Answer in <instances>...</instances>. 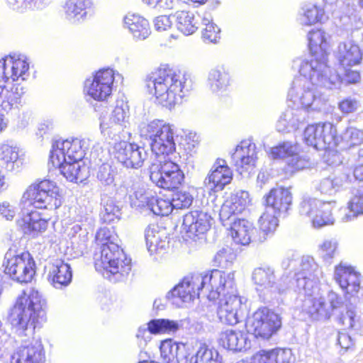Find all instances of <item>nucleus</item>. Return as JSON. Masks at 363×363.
<instances>
[{
    "mask_svg": "<svg viewBox=\"0 0 363 363\" xmlns=\"http://www.w3.org/2000/svg\"><path fill=\"white\" fill-rule=\"evenodd\" d=\"M20 92H0V107L5 111H10L14 106L21 103Z\"/></svg>",
    "mask_w": 363,
    "mask_h": 363,
    "instance_id": "0e129e2a",
    "label": "nucleus"
},
{
    "mask_svg": "<svg viewBox=\"0 0 363 363\" xmlns=\"http://www.w3.org/2000/svg\"><path fill=\"white\" fill-rule=\"evenodd\" d=\"M91 6L90 0H66L62 6L65 18L72 23H79L86 18Z\"/></svg>",
    "mask_w": 363,
    "mask_h": 363,
    "instance_id": "72a5a7b5",
    "label": "nucleus"
},
{
    "mask_svg": "<svg viewBox=\"0 0 363 363\" xmlns=\"http://www.w3.org/2000/svg\"><path fill=\"white\" fill-rule=\"evenodd\" d=\"M343 211L344 214L341 218L343 222L352 221L363 215V186L355 190Z\"/></svg>",
    "mask_w": 363,
    "mask_h": 363,
    "instance_id": "a19ab883",
    "label": "nucleus"
},
{
    "mask_svg": "<svg viewBox=\"0 0 363 363\" xmlns=\"http://www.w3.org/2000/svg\"><path fill=\"white\" fill-rule=\"evenodd\" d=\"M308 117L306 110L302 108H288L280 116L277 123V130L280 133H289L298 129Z\"/></svg>",
    "mask_w": 363,
    "mask_h": 363,
    "instance_id": "c756f323",
    "label": "nucleus"
},
{
    "mask_svg": "<svg viewBox=\"0 0 363 363\" xmlns=\"http://www.w3.org/2000/svg\"><path fill=\"white\" fill-rule=\"evenodd\" d=\"M96 240L101 245L100 254L95 255L96 269L111 281H123L131 270V259L111 240L107 228H101L96 233Z\"/></svg>",
    "mask_w": 363,
    "mask_h": 363,
    "instance_id": "20e7f679",
    "label": "nucleus"
},
{
    "mask_svg": "<svg viewBox=\"0 0 363 363\" xmlns=\"http://www.w3.org/2000/svg\"><path fill=\"white\" fill-rule=\"evenodd\" d=\"M211 216L200 211H191L184 216L182 230L189 238L203 235L211 227Z\"/></svg>",
    "mask_w": 363,
    "mask_h": 363,
    "instance_id": "5701e85b",
    "label": "nucleus"
},
{
    "mask_svg": "<svg viewBox=\"0 0 363 363\" xmlns=\"http://www.w3.org/2000/svg\"><path fill=\"white\" fill-rule=\"evenodd\" d=\"M156 101L162 106L172 109L176 105L182 103L183 99L187 96L181 94L182 92H155Z\"/></svg>",
    "mask_w": 363,
    "mask_h": 363,
    "instance_id": "864d4df0",
    "label": "nucleus"
},
{
    "mask_svg": "<svg viewBox=\"0 0 363 363\" xmlns=\"http://www.w3.org/2000/svg\"><path fill=\"white\" fill-rule=\"evenodd\" d=\"M128 194L132 207L149 210V204H151L154 196L150 192H147L140 182H135L128 187Z\"/></svg>",
    "mask_w": 363,
    "mask_h": 363,
    "instance_id": "ea45409f",
    "label": "nucleus"
},
{
    "mask_svg": "<svg viewBox=\"0 0 363 363\" xmlns=\"http://www.w3.org/2000/svg\"><path fill=\"white\" fill-rule=\"evenodd\" d=\"M334 279L346 294H354L360 289V274L350 266L340 264L335 267Z\"/></svg>",
    "mask_w": 363,
    "mask_h": 363,
    "instance_id": "bb28decb",
    "label": "nucleus"
},
{
    "mask_svg": "<svg viewBox=\"0 0 363 363\" xmlns=\"http://www.w3.org/2000/svg\"><path fill=\"white\" fill-rule=\"evenodd\" d=\"M251 200L247 191L243 190L235 191L230 199L226 200L220 210L221 220H228L241 213L250 204Z\"/></svg>",
    "mask_w": 363,
    "mask_h": 363,
    "instance_id": "a878e982",
    "label": "nucleus"
},
{
    "mask_svg": "<svg viewBox=\"0 0 363 363\" xmlns=\"http://www.w3.org/2000/svg\"><path fill=\"white\" fill-rule=\"evenodd\" d=\"M123 77L111 68L92 73L84 82V91H116L123 88Z\"/></svg>",
    "mask_w": 363,
    "mask_h": 363,
    "instance_id": "f3484780",
    "label": "nucleus"
},
{
    "mask_svg": "<svg viewBox=\"0 0 363 363\" xmlns=\"http://www.w3.org/2000/svg\"><path fill=\"white\" fill-rule=\"evenodd\" d=\"M173 18L176 21L177 29L186 35L193 34L198 29L195 15L190 11H177Z\"/></svg>",
    "mask_w": 363,
    "mask_h": 363,
    "instance_id": "a18cd8bd",
    "label": "nucleus"
},
{
    "mask_svg": "<svg viewBox=\"0 0 363 363\" xmlns=\"http://www.w3.org/2000/svg\"><path fill=\"white\" fill-rule=\"evenodd\" d=\"M116 174L115 169L111 164L104 163L99 167L96 177L102 185L110 186L114 182Z\"/></svg>",
    "mask_w": 363,
    "mask_h": 363,
    "instance_id": "e2e57ef3",
    "label": "nucleus"
},
{
    "mask_svg": "<svg viewBox=\"0 0 363 363\" xmlns=\"http://www.w3.org/2000/svg\"><path fill=\"white\" fill-rule=\"evenodd\" d=\"M194 363H222V357L215 348L199 342L194 347Z\"/></svg>",
    "mask_w": 363,
    "mask_h": 363,
    "instance_id": "37998d69",
    "label": "nucleus"
},
{
    "mask_svg": "<svg viewBox=\"0 0 363 363\" xmlns=\"http://www.w3.org/2000/svg\"><path fill=\"white\" fill-rule=\"evenodd\" d=\"M230 275L232 277V284L230 287L227 286V279L221 282V286L218 289H212V291H218L217 296L211 298L210 301H213L223 296L218 303L217 310L218 317L220 320L225 324L234 325L240 322V318L242 317V300L238 296L237 289L235 284L234 273L225 272V277Z\"/></svg>",
    "mask_w": 363,
    "mask_h": 363,
    "instance_id": "1a4fd4ad",
    "label": "nucleus"
},
{
    "mask_svg": "<svg viewBox=\"0 0 363 363\" xmlns=\"http://www.w3.org/2000/svg\"><path fill=\"white\" fill-rule=\"evenodd\" d=\"M45 360L43 347L38 340L22 345L10 357V363H43Z\"/></svg>",
    "mask_w": 363,
    "mask_h": 363,
    "instance_id": "b1692460",
    "label": "nucleus"
},
{
    "mask_svg": "<svg viewBox=\"0 0 363 363\" xmlns=\"http://www.w3.org/2000/svg\"><path fill=\"white\" fill-rule=\"evenodd\" d=\"M258 158L256 145L250 139L242 140L231 155L232 162L242 174L253 168Z\"/></svg>",
    "mask_w": 363,
    "mask_h": 363,
    "instance_id": "412c9836",
    "label": "nucleus"
},
{
    "mask_svg": "<svg viewBox=\"0 0 363 363\" xmlns=\"http://www.w3.org/2000/svg\"><path fill=\"white\" fill-rule=\"evenodd\" d=\"M201 26H203L201 30L202 38L206 43H216L220 39V30L218 26L213 22V18L209 13H205L201 19Z\"/></svg>",
    "mask_w": 363,
    "mask_h": 363,
    "instance_id": "09e8293b",
    "label": "nucleus"
},
{
    "mask_svg": "<svg viewBox=\"0 0 363 363\" xmlns=\"http://www.w3.org/2000/svg\"><path fill=\"white\" fill-rule=\"evenodd\" d=\"M236 258V255L230 247H223L216 254L213 261L220 268H229Z\"/></svg>",
    "mask_w": 363,
    "mask_h": 363,
    "instance_id": "680f3d73",
    "label": "nucleus"
},
{
    "mask_svg": "<svg viewBox=\"0 0 363 363\" xmlns=\"http://www.w3.org/2000/svg\"><path fill=\"white\" fill-rule=\"evenodd\" d=\"M351 181L350 170H345L321 179L315 189L321 194L333 196L346 188Z\"/></svg>",
    "mask_w": 363,
    "mask_h": 363,
    "instance_id": "c85d7f7f",
    "label": "nucleus"
},
{
    "mask_svg": "<svg viewBox=\"0 0 363 363\" xmlns=\"http://www.w3.org/2000/svg\"><path fill=\"white\" fill-rule=\"evenodd\" d=\"M220 342L224 348L235 352L242 351L250 347L247 334L241 331L227 330L220 334Z\"/></svg>",
    "mask_w": 363,
    "mask_h": 363,
    "instance_id": "c9c22d12",
    "label": "nucleus"
},
{
    "mask_svg": "<svg viewBox=\"0 0 363 363\" xmlns=\"http://www.w3.org/2000/svg\"><path fill=\"white\" fill-rule=\"evenodd\" d=\"M222 221L226 222L225 225H230L231 236L235 243L247 245L251 242L255 228L250 222L245 219L237 218L236 216H233L230 220Z\"/></svg>",
    "mask_w": 363,
    "mask_h": 363,
    "instance_id": "7c9ffc66",
    "label": "nucleus"
},
{
    "mask_svg": "<svg viewBox=\"0 0 363 363\" xmlns=\"http://www.w3.org/2000/svg\"><path fill=\"white\" fill-rule=\"evenodd\" d=\"M59 188L49 179L31 184L23 194L21 199V218L18 225L25 234H35L45 231L48 220L33 208H57L61 205L58 198Z\"/></svg>",
    "mask_w": 363,
    "mask_h": 363,
    "instance_id": "7ed1b4c3",
    "label": "nucleus"
},
{
    "mask_svg": "<svg viewBox=\"0 0 363 363\" xmlns=\"http://www.w3.org/2000/svg\"><path fill=\"white\" fill-rule=\"evenodd\" d=\"M123 25L136 40H145L151 33L149 22L138 14L128 13L123 18Z\"/></svg>",
    "mask_w": 363,
    "mask_h": 363,
    "instance_id": "2f4dec72",
    "label": "nucleus"
},
{
    "mask_svg": "<svg viewBox=\"0 0 363 363\" xmlns=\"http://www.w3.org/2000/svg\"><path fill=\"white\" fill-rule=\"evenodd\" d=\"M309 49L312 53L310 60H295L293 67H297L300 75L292 83V89L311 91L310 84L316 87L333 89L332 85L338 82L337 75L330 74L328 65L329 48L325 33L321 30H311L308 34Z\"/></svg>",
    "mask_w": 363,
    "mask_h": 363,
    "instance_id": "f03ea898",
    "label": "nucleus"
},
{
    "mask_svg": "<svg viewBox=\"0 0 363 363\" xmlns=\"http://www.w3.org/2000/svg\"><path fill=\"white\" fill-rule=\"evenodd\" d=\"M194 347L179 343L173 363H194Z\"/></svg>",
    "mask_w": 363,
    "mask_h": 363,
    "instance_id": "69168bd1",
    "label": "nucleus"
},
{
    "mask_svg": "<svg viewBox=\"0 0 363 363\" xmlns=\"http://www.w3.org/2000/svg\"><path fill=\"white\" fill-rule=\"evenodd\" d=\"M179 343L172 339L163 340L160 347V356L163 363H173Z\"/></svg>",
    "mask_w": 363,
    "mask_h": 363,
    "instance_id": "4d7b16f0",
    "label": "nucleus"
},
{
    "mask_svg": "<svg viewBox=\"0 0 363 363\" xmlns=\"http://www.w3.org/2000/svg\"><path fill=\"white\" fill-rule=\"evenodd\" d=\"M225 278L227 279V286L230 287L232 277L230 275L225 277V272L219 269H213L205 274L187 276L172 289V294L183 302H189L201 296L211 300L218 294V291H212V289H219Z\"/></svg>",
    "mask_w": 363,
    "mask_h": 363,
    "instance_id": "423d86ee",
    "label": "nucleus"
},
{
    "mask_svg": "<svg viewBox=\"0 0 363 363\" xmlns=\"http://www.w3.org/2000/svg\"><path fill=\"white\" fill-rule=\"evenodd\" d=\"M147 248L150 255L161 253L168 246V240L164 230L157 225H149L145 233Z\"/></svg>",
    "mask_w": 363,
    "mask_h": 363,
    "instance_id": "473e14b6",
    "label": "nucleus"
},
{
    "mask_svg": "<svg viewBox=\"0 0 363 363\" xmlns=\"http://www.w3.org/2000/svg\"><path fill=\"white\" fill-rule=\"evenodd\" d=\"M335 206V201H323L316 198L304 196L299 203L298 212L301 216L311 220L313 228H320L334 224L333 211Z\"/></svg>",
    "mask_w": 363,
    "mask_h": 363,
    "instance_id": "9d476101",
    "label": "nucleus"
},
{
    "mask_svg": "<svg viewBox=\"0 0 363 363\" xmlns=\"http://www.w3.org/2000/svg\"><path fill=\"white\" fill-rule=\"evenodd\" d=\"M299 98L302 109L320 110L325 104L321 92H296Z\"/></svg>",
    "mask_w": 363,
    "mask_h": 363,
    "instance_id": "3c124183",
    "label": "nucleus"
},
{
    "mask_svg": "<svg viewBox=\"0 0 363 363\" xmlns=\"http://www.w3.org/2000/svg\"><path fill=\"white\" fill-rule=\"evenodd\" d=\"M295 272L289 275L284 274L278 281L274 270L269 267H261L255 268L252 274V280L255 286L260 298L265 301H269L275 298L277 294L285 292L287 289H295L296 274Z\"/></svg>",
    "mask_w": 363,
    "mask_h": 363,
    "instance_id": "0eeeda50",
    "label": "nucleus"
},
{
    "mask_svg": "<svg viewBox=\"0 0 363 363\" xmlns=\"http://www.w3.org/2000/svg\"><path fill=\"white\" fill-rule=\"evenodd\" d=\"M144 83L149 91H183L190 88L191 82L187 72L174 69L165 64L147 74Z\"/></svg>",
    "mask_w": 363,
    "mask_h": 363,
    "instance_id": "6e6552de",
    "label": "nucleus"
},
{
    "mask_svg": "<svg viewBox=\"0 0 363 363\" xmlns=\"http://www.w3.org/2000/svg\"><path fill=\"white\" fill-rule=\"evenodd\" d=\"M149 172L152 183L164 189H177L184 181V174L180 167L169 158L152 162Z\"/></svg>",
    "mask_w": 363,
    "mask_h": 363,
    "instance_id": "9b49d317",
    "label": "nucleus"
},
{
    "mask_svg": "<svg viewBox=\"0 0 363 363\" xmlns=\"http://www.w3.org/2000/svg\"><path fill=\"white\" fill-rule=\"evenodd\" d=\"M89 147V140L72 138L56 141L52 144L50 162L52 165H60L62 161H83L85 151Z\"/></svg>",
    "mask_w": 363,
    "mask_h": 363,
    "instance_id": "2eb2a0df",
    "label": "nucleus"
},
{
    "mask_svg": "<svg viewBox=\"0 0 363 363\" xmlns=\"http://www.w3.org/2000/svg\"><path fill=\"white\" fill-rule=\"evenodd\" d=\"M3 267L11 279L20 283L30 282L35 273V263L28 252L16 255L15 251L9 250L5 254Z\"/></svg>",
    "mask_w": 363,
    "mask_h": 363,
    "instance_id": "ddd939ff",
    "label": "nucleus"
},
{
    "mask_svg": "<svg viewBox=\"0 0 363 363\" xmlns=\"http://www.w3.org/2000/svg\"><path fill=\"white\" fill-rule=\"evenodd\" d=\"M271 351L274 363H291L293 354L290 349L276 348Z\"/></svg>",
    "mask_w": 363,
    "mask_h": 363,
    "instance_id": "774afa93",
    "label": "nucleus"
},
{
    "mask_svg": "<svg viewBox=\"0 0 363 363\" xmlns=\"http://www.w3.org/2000/svg\"><path fill=\"white\" fill-rule=\"evenodd\" d=\"M129 118V106L128 102L123 99L116 101V105L112 112L110 121L115 124L125 126Z\"/></svg>",
    "mask_w": 363,
    "mask_h": 363,
    "instance_id": "5fc2aeb1",
    "label": "nucleus"
},
{
    "mask_svg": "<svg viewBox=\"0 0 363 363\" xmlns=\"http://www.w3.org/2000/svg\"><path fill=\"white\" fill-rule=\"evenodd\" d=\"M173 209L174 208L172 205V200L160 199L155 196L152 199L151 204H149V210L157 216H168Z\"/></svg>",
    "mask_w": 363,
    "mask_h": 363,
    "instance_id": "13d9d810",
    "label": "nucleus"
},
{
    "mask_svg": "<svg viewBox=\"0 0 363 363\" xmlns=\"http://www.w3.org/2000/svg\"><path fill=\"white\" fill-rule=\"evenodd\" d=\"M338 242L335 238L325 239L322 243L319 245V252L323 259L329 264L335 257Z\"/></svg>",
    "mask_w": 363,
    "mask_h": 363,
    "instance_id": "bf43d9fd",
    "label": "nucleus"
},
{
    "mask_svg": "<svg viewBox=\"0 0 363 363\" xmlns=\"http://www.w3.org/2000/svg\"><path fill=\"white\" fill-rule=\"evenodd\" d=\"M277 216H279L267 210L260 216L258 220L261 233L258 238L259 242H264L268 235L273 234L275 231L278 225Z\"/></svg>",
    "mask_w": 363,
    "mask_h": 363,
    "instance_id": "49530a36",
    "label": "nucleus"
},
{
    "mask_svg": "<svg viewBox=\"0 0 363 363\" xmlns=\"http://www.w3.org/2000/svg\"><path fill=\"white\" fill-rule=\"evenodd\" d=\"M335 320L340 325L347 328H354L357 322L354 309L349 307L345 308V313L343 311H340V314L336 316Z\"/></svg>",
    "mask_w": 363,
    "mask_h": 363,
    "instance_id": "338daca9",
    "label": "nucleus"
},
{
    "mask_svg": "<svg viewBox=\"0 0 363 363\" xmlns=\"http://www.w3.org/2000/svg\"><path fill=\"white\" fill-rule=\"evenodd\" d=\"M12 10L23 13L28 10H40L47 6L50 0H5Z\"/></svg>",
    "mask_w": 363,
    "mask_h": 363,
    "instance_id": "8fccbe9b",
    "label": "nucleus"
},
{
    "mask_svg": "<svg viewBox=\"0 0 363 363\" xmlns=\"http://www.w3.org/2000/svg\"><path fill=\"white\" fill-rule=\"evenodd\" d=\"M264 199L266 210L279 216L286 214L292 203L291 191L283 187L272 189Z\"/></svg>",
    "mask_w": 363,
    "mask_h": 363,
    "instance_id": "4be33fe9",
    "label": "nucleus"
},
{
    "mask_svg": "<svg viewBox=\"0 0 363 363\" xmlns=\"http://www.w3.org/2000/svg\"><path fill=\"white\" fill-rule=\"evenodd\" d=\"M29 62L23 54L13 53L0 60V80L12 83L11 89L22 91L28 77Z\"/></svg>",
    "mask_w": 363,
    "mask_h": 363,
    "instance_id": "f8f14e48",
    "label": "nucleus"
},
{
    "mask_svg": "<svg viewBox=\"0 0 363 363\" xmlns=\"http://www.w3.org/2000/svg\"><path fill=\"white\" fill-rule=\"evenodd\" d=\"M303 13L299 17V22L303 26H311L317 22H323L328 18L321 8L315 5H306L302 9Z\"/></svg>",
    "mask_w": 363,
    "mask_h": 363,
    "instance_id": "de8ad7c7",
    "label": "nucleus"
},
{
    "mask_svg": "<svg viewBox=\"0 0 363 363\" xmlns=\"http://www.w3.org/2000/svg\"><path fill=\"white\" fill-rule=\"evenodd\" d=\"M232 178V172L225 161L218 159L213 165L211 173L204 179L203 184L208 190L218 191L229 184Z\"/></svg>",
    "mask_w": 363,
    "mask_h": 363,
    "instance_id": "393cba45",
    "label": "nucleus"
},
{
    "mask_svg": "<svg viewBox=\"0 0 363 363\" xmlns=\"http://www.w3.org/2000/svg\"><path fill=\"white\" fill-rule=\"evenodd\" d=\"M182 326V320L169 319H153L147 326L140 327L136 334L140 347L145 346L152 339V334L175 333Z\"/></svg>",
    "mask_w": 363,
    "mask_h": 363,
    "instance_id": "aec40b11",
    "label": "nucleus"
},
{
    "mask_svg": "<svg viewBox=\"0 0 363 363\" xmlns=\"http://www.w3.org/2000/svg\"><path fill=\"white\" fill-rule=\"evenodd\" d=\"M172 127L169 124L165 123L163 121L154 120L147 124H143L140 129L141 137L150 142L157 140L162 136H167L168 138L169 133Z\"/></svg>",
    "mask_w": 363,
    "mask_h": 363,
    "instance_id": "58836bf2",
    "label": "nucleus"
},
{
    "mask_svg": "<svg viewBox=\"0 0 363 363\" xmlns=\"http://www.w3.org/2000/svg\"><path fill=\"white\" fill-rule=\"evenodd\" d=\"M335 55L340 65L345 68L359 65L362 59V53L359 45L352 40L340 42Z\"/></svg>",
    "mask_w": 363,
    "mask_h": 363,
    "instance_id": "cd10ccee",
    "label": "nucleus"
},
{
    "mask_svg": "<svg viewBox=\"0 0 363 363\" xmlns=\"http://www.w3.org/2000/svg\"><path fill=\"white\" fill-rule=\"evenodd\" d=\"M67 235L72 245L82 249L88 240V232L82 228L79 224L73 225L69 230Z\"/></svg>",
    "mask_w": 363,
    "mask_h": 363,
    "instance_id": "6e6d98bb",
    "label": "nucleus"
},
{
    "mask_svg": "<svg viewBox=\"0 0 363 363\" xmlns=\"http://www.w3.org/2000/svg\"><path fill=\"white\" fill-rule=\"evenodd\" d=\"M59 168L61 174L69 182H77L86 179L89 175L88 167L84 161H62L60 165H52Z\"/></svg>",
    "mask_w": 363,
    "mask_h": 363,
    "instance_id": "e433bc0d",
    "label": "nucleus"
},
{
    "mask_svg": "<svg viewBox=\"0 0 363 363\" xmlns=\"http://www.w3.org/2000/svg\"><path fill=\"white\" fill-rule=\"evenodd\" d=\"M103 209L101 211V217L104 223H110L116 219H119L121 213V208L116 204L111 198H104L101 201Z\"/></svg>",
    "mask_w": 363,
    "mask_h": 363,
    "instance_id": "603ef678",
    "label": "nucleus"
},
{
    "mask_svg": "<svg viewBox=\"0 0 363 363\" xmlns=\"http://www.w3.org/2000/svg\"><path fill=\"white\" fill-rule=\"evenodd\" d=\"M46 303L40 292L30 289L20 295L9 310L7 320L20 332L33 333L36 323L45 320Z\"/></svg>",
    "mask_w": 363,
    "mask_h": 363,
    "instance_id": "39448f33",
    "label": "nucleus"
},
{
    "mask_svg": "<svg viewBox=\"0 0 363 363\" xmlns=\"http://www.w3.org/2000/svg\"><path fill=\"white\" fill-rule=\"evenodd\" d=\"M168 138L167 136H162L157 140L150 142L152 152L155 157V160L159 159H167L169 154L173 153L176 150V145L174 142V129L171 128L169 133Z\"/></svg>",
    "mask_w": 363,
    "mask_h": 363,
    "instance_id": "4c0bfd02",
    "label": "nucleus"
},
{
    "mask_svg": "<svg viewBox=\"0 0 363 363\" xmlns=\"http://www.w3.org/2000/svg\"><path fill=\"white\" fill-rule=\"evenodd\" d=\"M171 200L174 209H185L191 206L194 196L189 191L181 190L175 191Z\"/></svg>",
    "mask_w": 363,
    "mask_h": 363,
    "instance_id": "052dcab7",
    "label": "nucleus"
},
{
    "mask_svg": "<svg viewBox=\"0 0 363 363\" xmlns=\"http://www.w3.org/2000/svg\"><path fill=\"white\" fill-rule=\"evenodd\" d=\"M113 149L114 157L126 168L138 169L147 157L145 148L135 143L121 141Z\"/></svg>",
    "mask_w": 363,
    "mask_h": 363,
    "instance_id": "a211bd4d",
    "label": "nucleus"
},
{
    "mask_svg": "<svg viewBox=\"0 0 363 363\" xmlns=\"http://www.w3.org/2000/svg\"><path fill=\"white\" fill-rule=\"evenodd\" d=\"M270 154L273 159L284 160L287 165L295 170L303 169L309 165L308 160L298 154L297 143H280L271 148Z\"/></svg>",
    "mask_w": 363,
    "mask_h": 363,
    "instance_id": "6ab92c4d",
    "label": "nucleus"
},
{
    "mask_svg": "<svg viewBox=\"0 0 363 363\" xmlns=\"http://www.w3.org/2000/svg\"><path fill=\"white\" fill-rule=\"evenodd\" d=\"M281 326L279 315L266 307L257 309L247 318L245 323L248 333L262 339L270 338Z\"/></svg>",
    "mask_w": 363,
    "mask_h": 363,
    "instance_id": "4468645a",
    "label": "nucleus"
},
{
    "mask_svg": "<svg viewBox=\"0 0 363 363\" xmlns=\"http://www.w3.org/2000/svg\"><path fill=\"white\" fill-rule=\"evenodd\" d=\"M323 272L318 264L311 257H303L300 262V270L296 274L294 291L303 292L306 298L303 301L301 310L314 320L325 321L343 307L342 298L333 291L327 295L328 303L323 297L315 298L312 295L318 289Z\"/></svg>",
    "mask_w": 363,
    "mask_h": 363,
    "instance_id": "f257e3e1",
    "label": "nucleus"
},
{
    "mask_svg": "<svg viewBox=\"0 0 363 363\" xmlns=\"http://www.w3.org/2000/svg\"><path fill=\"white\" fill-rule=\"evenodd\" d=\"M0 151V158L4 162L5 168L9 172L20 171L23 161L19 157L18 148L4 144Z\"/></svg>",
    "mask_w": 363,
    "mask_h": 363,
    "instance_id": "79ce46f5",
    "label": "nucleus"
},
{
    "mask_svg": "<svg viewBox=\"0 0 363 363\" xmlns=\"http://www.w3.org/2000/svg\"><path fill=\"white\" fill-rule=\"evenodd\" d=\"M211 89H225L230 83L229 69L225 65H219L212 69L208 74Z\"/></svg>",
    "mask_w": 363,
    "mask_h": 363,
    "instance_id": "c03bdc74",
    "label": "nucleus"
},
{
    "mask_svg": "<svg viewBox=\"0 0 363 363\" xmlns=\"http://www.w3.org/2000/svg\"><path fill=\"white\" fill-rule=\"evenodd\" d=\"M305 143L316 150L335 147L339 143L336 128L330 123L309 125L303 133Z\"/></svg>",
    "mask_w": 363,
    "mask_h": 363,
    "instance_id": "dca6fc26",
    "label": "nucleus"
},
{
    "mask_svg": "<svg viewBox=\"0 0 363 363\" xmlns=\"http://www.w3.org/2000/svg\"><path fill=\"white\" fill-rule=\"evenodd\" d=\"M72 279V273L69 264L61 259L55 260L51 265L48 274V279L54 287L60 289L68 286Z\"/></svg>",
    "mask_w": 363,
    "mask_h": 363,
    "instance_id": "f704fd0d",
    "label": "nucleus"
}]
</instances>
